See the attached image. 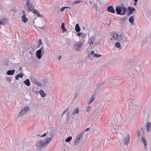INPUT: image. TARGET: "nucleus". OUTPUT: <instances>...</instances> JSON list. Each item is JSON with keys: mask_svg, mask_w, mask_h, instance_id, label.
<instances>
[{"mask_svg": "<svg viewBox=\"0 0 151 151\" xmlns=\"http://www.w3.org/2000/svg\"><path fill=\"white\" fill-rule=\"evenodd\" d=\"M12 79V78H11L8 77L6 78L7 81L9 82H10L11 81Z\"/></svg>", "mask_w": 151, "mask_h": 151, "instance_id": "nucleus-36", "label": "nucleus"}, {"mask_svg": "<svg viewBox=\"0 0 151 151\" xmlns=\"http://www.w3.org/2000/svg\"><path fill=\"white\" fill-rule=\"evenodd\" d=\"M140 135V132H138L137 134V136L138 137H139Z\"/></svg>", "mask_w": 151, "mask_h": 151, "instance_id": "nucleus-46", "label": "nucleus"}, {"mask_svg": "<svg viewBox=\"0 0 151 151\" xmlns=\"http://www.w3.org/2000/svg\"><path fill=\"white\" fill-rule=\"evenodd\" d=\"M135 2H137L138 1V0H134Z\"/></svg>", "mask_w": 151, "mask_h": 151, "instance_id": "nucleus-50", "label": "nucleus"}, {"mask_svg": "<svg viewBox=\"0 0 151 151\" xmlns=\"http://www.w3.org/2000/svg\"><path fill=\"white\" fill-rule=\"evenodd\" d=\"M94 51L93 50L91 51V55L93 54L94 55V54H94Z\"/></svg>", "mask_w": 151, "mask_h": 151, "instance_id": "nucleus-44", "label": "nucleus"}, {"mask_svg": "<svg viewBox=\"0 0 151 151\" xmlns=\"http://www.w3.org/2000/svg\"><path fill=\"white\" fill-rule=\"evenodd\" d=\"M39 92L40 93V94L41 95V96L42 97H44L45 96V94L44 91L42 90H41Z\"/></svg>", "mask_w": 151, "mask_h": 151, "instance_id": "nucleus-28", "label": "nucleus"}, {"mask_svg": "<svg viewBox=\"0 0 151 151\" xmlns=\"http://www.w3.org/2000/svg\"><path fill=\"white\" fill-rule=\"evenodd\" d=\"M123 143L125 145H128L130 140L129 134L128 133L125 134L123 137Z\"/></svg>", "mask_w": 151, "mask_h": 151, "instance_id": "nucleus-3", "label": "nucleus"}, {"mask_svg": "<svg viewBox=\"0 0 151 151\" xmlns=\"http://www.w3.org/2000/svg\"><path fill=\"white\" fill-rule=\"evenodd\" d=\"M61 28L62 29L63 32H65L66 31V29L64 27V23H63L62 24Z\"/></svg>", "mask_w": 151, "mask_h": 151, "instance_id": "nucleus-26", "label": "nucleus"}, {"mask_svg": "<svg viewBox=\"0 0 151 151\" xmlns=\"http://www.w3.org/2000/svg\"><path fill=\"white\" fill-rule=\"evenodd\" d=\"M75 30L77 32H79L80 31V29L78 24H77L76 25Z\"/></svg>", "mask_w": 151, "mask_h": 151, "instance_id": "nucleus-24", "label": "nucleus"}, {"mask_svg": "<svg viewBox=\"0 0 151 151\" xmlns=\"http://www.w3.org/2000/svg\"><path fill=\"white\" fill-rule=\"evenodd\" d=\"M34 83L37 86H41V84L38 81L35 79L34 80Z\"/></svg>", "mask_w": 151, "mask_h": 151, "instance_id": "nucleus-27", "label": "nucleus"}, {"mask_svg": "<svg viewBox=\"0 0 151 151\" xmlns=\"http://www.w3.org/2000/svg\"><path fill=\"white\" fill-rule=\"evenodd\" d=\"M15 72L14 70H9L6 72V74L8 75H13Z\"/></svg>", "mask_w": 151, "mask_h": 151, "instance_id": "nucleus-18", "label": "nucleus"}, {"mask_svg": "<svg viewBox=\"0 0 151 151\" xmlns=\"http://www.w3.org/2000/svg\"><path fill=\"white\" fill-rule=\"evenodd\" d=\"M137 105L133 103H131L129 104V109H131V110H134L136 109L137 107Z\"/></svg>", "mask_w": 151, "mask_h": 151, "instance_id": "nucleus-9", "label": "nucleus"}, {"mask_svg": "<svg viewBox=\"0 0 151 151\" xmlns=\"http://www.w3.org/2000/svg\"><path fill=\"white\" fill-rule=\"evenodd\" d=\"M84 132H82V134H84Z\"/></svg>", "mask_w": 151, "mask_h": 151, "instance_id": "nucleus-56", "label": "nucleus"}, {"mask_svg": "<svg viewBox=\"0 0 151 151\" xmlns=\"http://www.w3.org/2000/svg\"><path fill=\"white\" fill-rule=\"evenodd\" d=\"M68 109V108H67L62 113V114L61 115V116H62L64 114H65L66 112L67 111Z\"/></svg>", "mask_w": 151, "mask_h": 151, "instance_id": "nucleus-40", "label": "nucleus"}, {"mask_svg": "<svg viewBox=\"0 0 151 151\" xmlns=\"http://www.w3.org/2000/svg\"><path fill=\"white\" fill-rule=\"evenodd\" d=\"M127 119L126 117H123L122 119V122L124 123H125L127 122Z\"/></svg>", "mask_w": 151, "mask_h": 151, "instance_id": "nucleus-33", "label": "nucleus"}, {"mask_svg": "<svg viewBox=\"0 0 151 151\" xmlns=\"http://www.w3.org/2000/svg\"><path fill=\"white\" fill-rule=\"evenodd\" d=\"M82 45V43H76L74 44V47L77 51H79Z\"/></svg>", "mask_w": 151, "mask_h": 151, "instance_id": "nucleus-8", "label": "nucleus"}, {"mask_svg": "<svg viewBox=\"0 0 151 151\" xmlns=\"http://www.w3.org/2000/svg\"><path fill=\"white\" fill-rule=\"evenodd\" d=\"M84 35H85L83 34V35H81V36L82 37H84Z\"/></svg>", "mask_w": 151, "mask_h": 151, "instance_id": "nucleus-53", "label": "nucleus"}, {"mask_svg": "<svg viewBox=\"0 0 151 151\" xmlns=\"http://www.w3.org/2000/svg\"><path fill=\"white\" fill-rule=\"evenodd\" d=\"M7 22L6 19V18H2L0 21V25H4Z\"/></svg>", "mask_w": 151, "mask_h": 151, "instance_id": "nucleus-16", "label": "nucleus"}, {"mask_svg": "<svg viewBox=\"0 0 151 151\" xmlns=\"http://www.w3.org/2000/svg\"><path fill=\"white\" fill-rule=\"evenodd\" d=\"M22 68L21 67H20L19 68V71H21V70H22Z\"/></svg>", "mask_w": 151, "mask_h": 151, "instance_id": "nucleus-49", "label": "nucleus"}, {"mask_svg": "<svg viewBox=\"0 0 151 151\" xmlns=\"http://www.w3.org/2000/svg\"><path fill=\"white\" fill-rule=\"evenodd\" d=\"M142 141L144 144L145 146V147L147 145V143L146 140L144 137H142Z\"/></svg>", "mask_w": 151, "mask_h": 151, "instance_id": "nucleus-30", "label": "nucleus"}, {"mask_svg": "<svg viewBox=\"0 0 151 151\" xmlns=\"http://www.w3.org/2000/svg\"><path fill=\"white\" fill-rule=\"evenodd\" d=\"M24 82L27 86H29L30 85V81L28 79H27L24 81Z\"/></svg>", "mask_w": 151, "mask_h": 151, "instance_id": "nucleus-21", "label": "nucleus"}, {"mask_svg": "<svg viewBox=\"0 0 151 151\" xmlns=\"http://www.w3.org/2000/svg\"><path fill=\"white\" fill-rule=\"evenodd\" d=\"M136 4H137V3H136V2H135V3H134V6L136 5Z\"/></svg>", "mask_w": 151, "mask_h": 151, "instance_id": "nucleus-52", "label": "nucleus"}, {"mask_svg": "<svg viewBox=\"0 0 151 151\" xmlns=\"http://www.w3.org/2000/svg\"><path fill=\"white\" fill-rule=\"evenodd\" d=\"M79 112V110L78 108H76V109L74 110V112L72 113V115L73 116H74V115H75L76 114H78Z\"/></svg>", "mask_w": 151, "mask_h": 151, "instance_id": "nucleus-23", "label": "nucleus"}, {"mask_svg": "<svg viewBox=\"0 0 151 151\" xmlns=\"http://www.w3.org/2000/svg\"><path fill=\"white\" fill-rule=\"evenodd\" d=\"M141 71V68L140 67H136L135 69L133 70L134 74H138V73H140V72Z\"/></svg>", "mask_w": 151, "mask_h": 151, "instance_id": "nucleus-13", "label": "nucleus"}, {"mask_svg": "<svg viewBox=\"0 0 151 151\" xmlns=\"http://www.w3.org/2000/svg\"><path fill=\"white\" fill-rule=\"evenodd\" d=\"M67 116L68 117L69 116V115L68 113H67Z\"/></svg>", "mask_w": 151, "mask_h": 151, "instance_id": "nucleus-51", "label": "nucleus"}, {"mask_svg": "<svg viewBox=\"0 0 151 151\" xmlns=\"http://www.w3.org/2000/svg\"><path fill=\"white\" fill-rule=\"evenodd\" d=\"M128 9L129 11V15L132 14L133 12L135 10V9L132 7H129Z\"/></svg>", "mask_w": 151, "mask_h": 151, "instance_id": "nucleus-17", "label": "nucleus"}, {"mask_svg": "<svg viewBox=\"0 0 151 151\" xmlns=\"http://www.w3.org/2000/svg\"><path fill=\"white\" fill-rule=\"evenodd\" d=\"M116 10L118 14L121 15V9L120 6H117L116 8Z\"/></svg>", "mask_w": 151, "mask_h": 151, "instance_id": "nucleus-14", "label": "nucleus"}, {"mask_svg": "<svg viewBox=\"0 0 151 151\" xmlns=\"http://www.w3.org/2000/svg\"><path fill=\"white\" fill-rule=\"evenodd\" d=\"M61 58V56L60 55L58 57V60H60Z\"/></svg>", "mask_w": 151, "mask_h": 151, "instance_id": "nucleus-47", "label": "nucleus"}, {"mask_svg": "<svg viewBox=\"0 0 151 151\" xmlns=\"http://www.w3.org/2000/svg\"><path fill=\"white\" fill-rule=\"evenodd\" d=\"M81 2V1H76L74 2V4H77Z\"/></svg>", "mask_w": 151, "mask_h": 151, "instance_id": "nucleus-41", "label": "nucleus"}, {"mask_svg": "<svg viewBox=\"0 0 151 151\" xmlns=\"http://www.w3.org/2000/svg\"><path fill=\"white\" fill-rule=\"evenodd\" d=\"M22 20L24 23H26L28 20V19L26 17V14L25 11H23L22 12Z\"/></svg>", "mask_w": 151, "mask_h": 151, "instance_id": "nucleus-7", "label": "nucleus"}, {"mask_svg": "<svg viewBox=\"0 0 151 151\" xmlns=\"http://www.w3.org/2000/svg\"><path fill=\"white\" fill-rule=\"evenodd\" d=\"M129 21L133 25L134 22V17L133 16H131L129 19Z\"/></svg>", "mask_w": 151, "mask_h": 151, "instance_id": "nucleus-29", "label": "nucleus"}, {"mask_svg": "<svg viewBox=\"0 0 151 151\" xmlns=\"http://www.w3.org/2000/svg\"><path fill=\"white\" fill-rule=\"evenodd\" d=\"M111 35L112 37L114 40H118V35L117 33L115 32H113L111 34Z\"/></svg>", "mask_w": 151, "mask_h": 151, "instance_id": "nucleus-11", "label": "nucleus"}, {"mask_svg": "<svg viewBox=\"0 0 151 151\" xmlns=\"http://www.w3.org/2000/svg\"><path fill=\"white\" fill-rule=\"evenodd\" d=\"M94 97L93 96H92L90 98L89 100L88 101V104H90L91 103L94 101Z\"/></svg>", "mask_w": 151, "mask_h": 151, "instance_id": "nucleus-20", "label": "nucleus"}, {"mask_svg": "<svg viewBox=\"0 0 151 151\" xmlns=\"http://www.w3.org/2000/svg\"><path fill=\"white\" fill-rule=\"evenodd\" d=\"M95 40V38L93 36H91V38H89L88 43L91 46H93V43Z\"/></svg>", "mask_w": 151, "mask_h": 151, "instance_id": "nucleus-10", "label": "nucleus"}, {"mask_svg": "<svg viewBox=\"0 0 151 151\" xmlns=\"http://www.w3.org/2000/svg\"><path fill=\"white\" fill-rule=\"evenodd\" d=\"M115 46L117 48H120L121 45L120 43L119 42H116L115 43Z\"/></svg>", "mask_w": 151, "mask_h": 151, "instance_id": "nucleus-32", "label": "nucleus"}, {"mask_svg": "<svg viewBox=\"0 0 151 151\" xmlns=\"http://www.w3.org/2000/svg\"><path fill=\"white\" fill-rule=\"evenodd\" d=\"M47 135V134L46 133H45L44 134L42 135L41 136V137H44L46 136Z\"/></svg>", "mask_w": 151, "mask_h": 151, "instance_id": "nucleus-43", "label": "nucleus"}, {"mask_svg": "<svg viewBox=\"0 0 151 151\" xmlns=\"http://www.w3.org/2000/svg\"><path fill=\"white\" fill-rule=\"evenodd\" d=\"M127 19V18L126 17H124L123 18H122L121 19V21H126Z\"/></svg>", "mask_w": 151, "mask_h": 151, "instance_id": "nucleus-39", "label": "nucleus"}, {"mask_svg": "<svg viewBox=\"0 0 151 151\" xmlns=\"http://www.w3.org/2000/svg\"><path fill=\"white\" fill-rule=\"evenodd\" d=\"M66 8V7H65V6L62 7L60 9V12H63V11H64V10Z\"/></svg>", "mask_w": 151, "mask_h": 151, "instance_id": "nucleus-37", "label": "nucleus"}, {"mask_svg": "<svg viewBox=\"0 0 151 151\" xmlns=\"http://www.w3.org/2000/svg\"><path fill=\"white\" fill-rule=\"evenodd\" d=\"M66 7V8H69V9H70V7H68H68Z\"/></svg>", "mask_w": 151, "mask_h": 151, "instance_id": "nucleus-55", "label": "nucleus"}, {"mask_svg": "<svg viewBox=\"0 0 151 151\" xmlns=\"http://www.w3.org/2000/svg\"><path fill=\"white\" fill-rule=\"evenodd\" d=\"M72 139V137L71 136L69 137L66 139L65 141L66 142H69Z\"/></svg>", "mask_w": 151, "mask_h": 151, "instance_id": "nucleus-31", "label": "nucleus"}, {"mask_svg": "<svg viewBox=\"0 0 151 151\" xmlns=\"http://www.w3.org/2000/svg\"><path fill=\"white\" fill-rule=\"evenodd\" d=\"M83 138V136L82 134H80L78 135L76 139L74 142V145L78 144L80 142V140H81Z\"/></svg>", "mask_w": 151, "mask_h": 151, "instance_id": "nucleus-6", "label": "nucleus"}, {"mask_svg": "<svg viewBox=\"0 0 151 151\" xmlns=\"http://www.w3.org/2000/svg\"><path fill=\"white\" fill-rule=\"evenodd\" d=\"M51 140V138L48 137H46L45 139L39 140L36 143V145L39 149L46 147Z\"/></svg>", "mask_w": 151, "mask_h": 151, "instance_id": "nucleus-1", "label": "nucleus"}, {"mask_svg": "<svg viewBox=\"0 0 151 151\" xmlns=\"http://www.w3.org/2000/svg\"><path fill=\"white\" fill-rule=\"evenodd\" d=\"M30 108L28 106H26L23 108L19 114V116H20L23 115L24 114L27 113L28 111H29Z\"/></svg>", "mask_w": 151, "mask_h": 151, "instance_id": "nucleus-4", "label": "nucleus"}, {"mask_svg": "<svg viewBox=\"0 0 151 151\" xmlns=\"http://www.w3.org/2000/svg\"><path fill=\"white\" fill-rule=\"evenodd\" d=\"M124 36L122 35H118V40H116L117 41H119L122 40L124 38Z\"/></svg>", "mask_w": 151, "mask_h": 151, "instance_id": "nucleus-25", "label": "nucleus"}, {"mask_svg": "<svg viewBox=\"0 0 151 151\" xmlns=\"http://www.w3.org/2000/svg\"><path fill=\"white\" fill-rule=\"evenodd\" d=\"M42 40L40 39L38 42V46L39 47L40 46Z\"/></svg>", "mask_w": 151, "mask_h": 151, "instance_id": "nucleus-38", "label": "nucleus"}, {"mask_svg": "<svg viewBox=\"0 0 151 151\" xmlns=\"http://www.w3.org/2000/svg\"><path fill=\"white\" fill-rule=\"evenodd\" d=\"M43 47H41L40 49L37 51L36 57L39 59H40L42 56V50H43Z\"/></svg>", "mask_w": 151, "mask_h": 151, "instance_id": "nucleus-5", "label": "nucleus"}, {"mask_svg": "<svg viewBox=\"0 0 151 151\" xmlns=\"http://www.w3.org/2000/svg\"><path fill=\"white\" fill-rule=\"evenodd\" d=\"M81 35H83V34L81 33H77V35L78 36H79Z\"/></svg>", "mask_w": 151, "mask_h": 151, "instance_id": "nucleus-42", "label": "nucleus"}, {"mask_svg": "<svg viewBox=\"0 0 151 151\" xmlns=\"http://www.w3.org/2000/svg\"><path fill=\"white\" fill-rule=\"evenodd\" d=\"M101 55L100 54H94L93 57H96L97 58H99L101 56Z\"/></svg>", "mask_w": 151, "mask_h": 151, "instance_id": "nucleus-35", "label": "nucleus"}, {"mask_svg": "<svg viewBox=\"0 0 151 151\" xmlns=\"http://www.w3.org/2000/svg\"><path fill=\"white\" fill-rule=\"evenodd\" d=\"M107 10L108 12H111L112 13H114L115 12V10L111 6H109L108 7Z\"/></svg>", "mask_w": 151, "mask_h": 151, "instance_id": "nucleus-12", "label": "nucleus"}, {"mask_svg": "<svg viewBox=\"0 0 151 151\" xmlns=\"http://www.w3.org/2000/svg\"><path fill=\"white\" fill-rule=\"evenodd\" d=\"M23 76V74L22 73H19L15 77V79L17 80H18L19 79L18 78L20 77L21 78H22Z\"/></svg>", "mask_w": 151, "mask_h": 151, "instance_id": "nucleus-22", "label": "nucleus"}, {"mask_svg": "<svg viewBox=\"0 0 151 151\" xmlns=\"http://www.w3.org/2000/svg\"><path fill=\"white\" fill-rule=\"evenodd\" d=\"M44 28V27H40V28L43 29Z\"/></svg>", "mask_w": 151, "mask_h": 151, "instance_id": "nucleus-54", "label": "nucleus"}, {"mask_svg": "<svg viewBox=\"0 0 151 151\" xmlns=\"http://www.w3.org/2000/svg\"><path fill=\"white\" fill-rule=\"evenodd\" d=\"M91 107L90 106H87L86 107V110L87 112H89Z\"/></svg>", "mask_w": 151, "mask_h": 151, "instance_id": "nucleus-34", "label": "nucleus"}, {"mask_svg": "<svg viewBox=\"0 0 151 151\" xmlns=\"http://www.w3.org/2000/svg\"><path fill=\"white\" fill-rule=\"evenodd\" d=\"M146 127L147 132H150L151 130V123L148 122L146 124Z\"/></svg>", "mask_w": 151, "mask_h": 151, "instance_id": "nucleus-15", "label": "nucleus"}, {"mask_svg": "<svg viewBox=\"0 0 151 151\" xmlns=\"http://www.w3.org/2000/svg\"><path fill=\"white\" fill-rule=\"evenodd\" d=\"M29 53H30V54H31L32 55H33V53H32V52H31V51H30V52H29Z\"/></svg>", "mask_w": 151, "mask_h": 151, "instance_id": "nucleus-48", "label": "nucleus"}, {"mask_svg": "<svg viewBox=\"0 0 151 151\" xmlns=\"http://www.w3.org/2000/svg\"><path fill=\"white\" fill-rule=\"evenodd\" d=\"M26 2L27 8L29 11L32 12L35 14H36L37 17H42V16L39 13L38 10L34 8L33 5L30 3L29 0H27Z\"/></svg>", "mask_w": 151, "mask_h": 151, "instance_id": "nucleus-2", "label": "nucleus"}, {"mask_svg": "<svg viewBox=\"0 0 151 151\" xmlns=\"http://www.w3.org/2000/svg\"><path fill=\"white\" fill-rule=\"evenodd\" d=\"M127 11V9L125 7H123L121 9V15H124Z\"/></svg>", "mask_w": 151, "mask_h": 151, "instance_id": "nucleus-19", "label": "nucleus"}, {"mask_svg": "<svg viewBox=\"0 0 151 151\" xmlns=\"http://www.w3.org/2000/svg\"><path fill=\"white\" fill-rule=\"evenodd\" d=\"M90 129L89 128H87L86 129H85V130L84 131V132H87Z\"/></svg>", "mask_w": 151, "mask_h": 151, "instance_id": "nucleus-45", "label": "nucleus"}]
</instances>
